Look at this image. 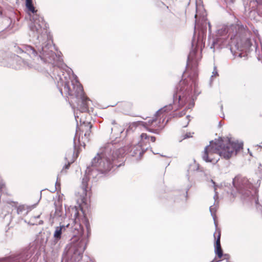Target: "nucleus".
<instances>
[{
    "label": "nucleus",
    "mask_w": 262,
    "mask_h": 262,
    "mask_svg": "<svg viewBox=\"0 0 262 262\" xmlns=\"http://www.w3.org/2000/svg\"><path fill=\"white\" fill-rule=\"evenodd\" d=\"M221 233L220 229H216L214 233V237L215 239H216V242L215 243V248H220L221 247Z\"/></svg>",
    "instance_id": "nucleus-19"
},
{
    "label": "nucleus",
    "mask_w": 262,
    "mask_h": 262,
    "mask_svg": "<svg viewBox=\"0 0 262 262\" xmlns=\"http://www.w3.org/2000/svg\"><path fill=\"white\" fill-rule=\"evenodd\" d=\"M92 124L91 122H83L76 129L75 137H78L79 143L85 145V142L90 141Z\"/></svg>",
    "instance_id": "nucleus-6"
},
{
    "label": "nucleus",
    "mask_w": 262,
    "mask_h": 262,
    "mask_svg": "<svg viewBox=\"0 0 262 262\" xmlns=\"http://www.w3.org/2000/svg\"><path fill=\"white\" fill-rule=\"evenodd\" d=\"M2 60L0 66L20 70L23 68H32V61L29 59H23L21 57L13 54L2 53Z\"/></svg>",
    "instance_id": "nucleus-2"
},
{
    "label": "nucleus",
    "mask_w": 262,
    "mask_h": 262,
    "mask_svg": "<svg viewBox=\"0 0 262 262\" xmlns=\"http://www.w3.org/2000/svg\"><path fill=\"white\" fill-rule=\"evenodd\" d=\"M41 214V212H39V213L37 214H36V215H34V217L38 219V218H39V217L40 215Z\"/></svg>",
    "instance_id": "nucleus-30"
},
{
    "label": "nucleus",
    "mask_w": 262,
    "mask_h": 262,
    "mask_svg": "<svg viewBox=\"0 0 262 262\" xmlns=\"http://www.w3.org/2000/svg\"><path fill=\"white\" fill-rule=\"evenodd\" d=\"M31 208L25 205H20L17 207V213L24 216V222L30 225H33L32 219L31 218L29 219L26 216L31 212Z\"/></svg>",
    "instance_id": "nucleus-13"
},
{
    "label": "nucleus",
    "mask_w": 262,
    "mask_h": 262,
    "mask_svg": "<svg viewBox=\"0 0 262 262\" xmlns=\"http://www.w3.org/2000/svg\"><path fill=\"white\" fill-rule=\"evenodd\" d=\"M64 91L68 95L76 98L81 96L84 91L82 85L78 82H76L75 84L72 83L71 84L69 82L65 83Z\"/></svg>",
    "instance_id": "nucleus-9"
},
{
    "label": "nucleus",
    "mask_w": 262,
    "mask_h": 262,
    "mask_svg": "<svg viewBox=\"0 0 262 262\" xmlns=\"http://www.w3.org/2000/svg\"><path fill=\"white\" fill-rule=\"evenodd\" d=\"M78 99H81V103L79 105V110L82 113H90L89 105L91 100L86 96L84 91L82 95Z\"/></svg>",
    "instance_id": "nucleus-14"
},
{
    "label": "nucleus",
    "mask_w": 262,
    "mask_h": 262,
    "mask_svg": "<svg viewBox=\"0 0 262 262\" xmlns=\"http://www.w3.org/2000/svg\"><path fill=\"white\" fill-rule=\"evenodd\" d=\"M9 224H8L6 226V228H5V232H8V230L10 229V228L9 227Z\"/></svg>",
    "instance_id": "nucleus-29"
},
{
    "label": "nucleus",
    "mask_w": 262,
    "mask_h": 262,
    "mask_svg": "<svg viewBox=\"0 0 262 262\" xmlns=\"http://www.w3.org/2000/svg\"><path fill=\"white\" fill-rule=\"evenodd\" d=\"M42 223H43V221L42 220H40L38 223L36 222V224H42Z\"/></svg>",
    "instance_id": "nucleus-31"
},
{
    "label": "nucleus",
    "mask_w": 262,
    "mask_h": 262,
    "mask_svg": "<svg viewBox=\"0 0 262 262\" xmlns=\"http://www.w3.org/2000/svg\"><path fill=\"white\" fill-rule=\"evenodd\" d=\"M62 215V207L61 206L57 207L55 212V216H61Z\"/></svg>",
    "instance_id": "nucleus-24"
},
{
    "label": "nucleus",
    "mask_w": 262,
    "mask_h": 262,
    "mask_svg": "<svg viewBox=\"0 0 262 262\" xmlns=\"http://www.w3.org/2000/svg\"><path fill=\"white\" fill-rule=\"evenodd\" d=\"M141 146H141V144H140L133 147L130 151V152L132 154V155L134 156L138 154H140Z\"/></svg>",
    "instance_id": "nucleus-21"
},
{
    "label": "nucleus",
    "mask_w": 262,
    "mask_h": 262,
    "mask_svg": "<svg viewBox=\"0 0 262 262\" xmlns=\"http://www.w3.org/2000/svg\"><path fill=\"white\" fill-rule=\"evenodd\" d=\"M171 105H166L158 110L152 119L147 122H140V124L147 131L156 134H160L168 122L165 119L169 113L172 110Z\"/></svg>",
    "instance_id": "nucleus-1"
},
{
    "label": "nucleus",
    "mask_w": 262,
    "mask_h": 262,
    "mask_svg": "<svg viewBox=\"0 0 262 262\" xmlns=\"http://www.w3.org/2000/svg\"><path fill=\"white\" fill-rule=\"evenodd\" d=\"M123 150L122 149H118V150H116L115 151H114L113 154V158L112 159V160H115L118 158H119V156L118 155V154H120L121 152L123 151Z\"/></svg>",
    "instance_id": "nucleus-23"
},
{
    "label": "nucleus",
    "mask_w": 262,
    "mask_h": 262,
    "mask_svg": "<svg viewBox=\"0 0 262 262\" xmlns=\"http://www.w3.org/2000/svg\"><path fill=\"white\" fill-rule=\"evenodd\" d=\"M191 137V134H190V133H186V134L185 135V136H184V138H183L182 139H182H186V138H189V137Z\"/></svg>",
    "instance_id": "nucleus-28"
},
{
    "label": "nucleus",
    "mask_w": 262,
    "mask_h": 262,
    "mask_svg": "<svg viewBox=\"0 0 262 262\" xmlns=\"http://www.w3.org/2000/svg\"><path fill=\"white\" fill-rule=\"evenodd\" d=\"M36 11H35V8H34V16H35V13L36 12ZM45 22L42 17H39L37 19H35L34 18V28H35L37 32H41L42 29H45Z\"/></svg>",
    "instance_id": "nucleus-17"
},
{
    "label": "nucleus",
    "mask_w": 262,
    "mask_h": 262,
    "mask_svg": "<svg viewBox=\"0 0 262 262\" xmlns=\"http://www.w3.org/2000/svg\"><path fill=\"white\" fill-rule=\"evenodd\" d=\"M180 98H181V96H179V100L180 99Z\"/></svg>",
    "instance_id": "nucleus-33"
},
{
    "label": "nucleus",
    "mask_w": 262,
    "mask_h": 262,
    "mask_svg": "<svg viewBox=\"0 0 262 262\" xmlns=\"http://www.w3.org/2000/svg\"><path fill=\"white\" fill-rule=\"evenodd\" d=\"M231 46L232 48L234 46L237 50L243 51L250 46V40L248 38L242 39L237 37L233 39Z\"/></svg>",
    "instance_id": "nucleus-11"
},
{
    "label": "nucleus",
    "mask_w": 262,
    "mask_h": 262,
    "mask_svg": "<svg viewBox=\"0 0 262 262\" xmlns=\"http://www.w3.org/2000/svg\"><path fill=\"white\" fill-rule=\"evenodd\" d=\"M230 258V255L228 254H223V256L221 259L222 260L226 259L229 260Z\"/></svg>",
    "instance_id": "nucleus-26"
},
{
    "label": "nucleus",
    "mask_w": 262,
    "mask_h": 262,
    "mask_svg": "<svg viewBox=\"0 0 262 262\" xmlns=\"http://www.w3.org/2000/svg\"><path fill=\"white\" fill-rule=\"evenodd\" d=\"M215 143L217 144L218 153L220 156L225 159H229L233 156L236 155L237 151L242 148L241 144L229 141L219 140Z\"/></svg>",
    "instance_id": "nucleus-3"
},
{
    "label": "nucleus",
    "mask_w": 262,
    "mask_h": 262,
    "mask_svg": "<svg viewBox=\"0 0 262 262\" xmlns=\"http://www.w3.org/2000/svg\"><path fill=\"white\" fill-rule=\"evenodd\" d=\"M14 51L17 54L24 53L31 58V54L33 53V47L25 44L21 45V46L16 45L14 46Z\"/></svg>",
    "instance_id": "nucleus-15"
},
{
    "label": "nucleus",
    "mask_w": 262,
    "mask_h": 262,
    "mask_svg": "<svg viewBox=\"0 0 262 262\" xmlns=\"http://www.w3.org/2000/svg\"><path fill=\"white\" fill-rule=\"evenodd\" d=\"M187 200V192L185 190L178 191L174 198V202L177 203L185 202Z\"/></svg>",
    "instance_id": "nucleus-18"
},
{
    "label": "nucleus",
    "mask_w": 262,
    "mask_h": 262,
    "mask_svg": "<svg viewBox=\"0 0 262 262\" xmlns=\"http://www.w3.org/2000/svg\"><path fill=\"white\" fill-rule=\"evenodd\" d=\"M2 53H1V54L0 55V61H2Z\"/></svg>",
    "instance_id": "nucleus-32"
},
{
    "label": "nucleus",
    "mask_w": 262,
    "mask_h": 262,
    "mask_svg": "<svg viewBox=\"0 0 262 262\" xmlns=\"http://www.w3.org/2000/svg\"><path fill=\"white\" fill-rule=\"evenodd\" d=\"M110 168L111 162L98 154L92 160L91 168L89 170L88 174H91V173L95 171L103 173L108 170Z\"/></svg>",
    "instance_id": "nucleus-5"
},
{
    "label": "nucleus",
    "mask_w": 262,
    "mask_h": 262,
    "mask_svg": "<svg viewBox=\"0 0 262 262\" xmlns=\"http://www.w3.org/2000/svg\"><path fill=\"white\" fill-rule=\"evenodd\" d=\"M70 165H71V163H69V162L67 164H66L65 166H64L62 170H66L67 169H69Z\"/></svg>",
    "instance_id": "nucleus-27"
},
{
    "label": "nucleus",
    "mask_w": 262,
    "mask_h": 262,
    "mask_svg": "<svg viewBox=\"0 0 262 262\" xmlns=\"http://www.w3.org/2000/svg\"><path fill=\"white\" fill-rule=\"evenodd\" d=\"M217 144L215 142H210V145L207 146L203 152L202 157L204 160L207 162L216 163L219 160Z\"/></svg>",
    "instance_id": "nucleus-7"
},
{
    "label": "nucleus",
    "mask_w": 262,
    "mask_h": 262,
    "mask_svg": "<svg viewBox=\"0 0 262 262\" xmlns=\"http://www.w3.org/2000/svg\"><path fill=\"white\" fill-rule=\"evenodd\" d=\"M91 168H90L88 171H86V174L84 176L82 180V183L81 185V188L82 191V195H81V201L83 203H86L87 199H90L92 196V192L91 190V187L89 186V182L90 180V176L92 175V177H94V175H93V173H96L97 174V172H93L91 173V174H89V170ZM97 174H96V176Z\"/></svg>",
    "instance_id": "nucleus-8"
},
{
    "label": "nucleus",
    "mask_w": 262,
    "mask_h": 262,
    "mask_svg": "<svg viewBox=\"0 0 262 262\" xmlns=\"http://www.w3.org/2000/svg\"><path fill=\"white\" fill-rule=\"evenodd\" d=\"M32 247L33 245L30 243L28 246L21 249L19 252L1 258L0 262H26L32 255Z\"/></svg>",
    "instance_id": "nucleus-4"
},
{
    "label": "nucleus",
    "mask_w": 262,
    "mask_h": 262,
    "mask_svg": "<svg viewBox=\"0 0 262 262\" xmlns=\"http://www.w3.org/2000/svg\"><path fill=\"white\" fill-rule=\"evenodd\" d=\"M51 45L48 44L41 47V49H38L39 52V57L45 62H52L54 59L55 53L51 49Z\"/></svg>",
    "instance_id": "nucleus-10"
},
{
    "label": "nucleus",
    "mask_w": 262,
    "mask_h": 262,
    "mask_svg": "<svg viewBox=\"0 0 262 262\" xmlns=\"http://www.w3.org/2000/svg\"><path fill=\"white\" fill-rule=\"evenodd\" d=\"M64 228V226L57 227L54 233V237L56 238H60L62 233V228Z\"/></svg>",
    "instance_id": "nucleus-22"
},
{
    "label": "nucleus",
    "mask_w": 262,
    "mask_h": 262,
    "mask_svg": "<svg viewBox=\"0 0 262 262\" xmlns=\"http://www.w3.org/2000/svg\"><path fill=\"white\" fill-rule=\"evenodd\" d=\"M243 180L242 178L236 177L234 180H233V184L234 186H236V184L239 182L240 181H242Z\"/></svg>",
    "instance_id": "nucleus-25"
},
{
    "label": "nucleus",
    "mask_w": 262,
    "mask_h": 262,
    "mask_svg": "<svg viewBox=\"0 0 262 262\" xmlns=\"http://www.w3.org/2000/svg\"><path fill=\"white\" fill-rule=\"evenodd\" d=\"M26 8L25 11L27 15L26 16L25 19L29 20L28 27L31 31H33V17L32 14L33 13V1L32 0H26L25 2Z\"/></svg>",
    "instance_id": "nucleus-12"
},
{
    "label": "nucleus",
    "mask_w": 262,
    "mask_h": 262,
    "mask_svg": "<svg viewBox=\"0 0 262 262\" xmlns=\"http://www.w3.org/2000/svg\"><path fill=\"white\" fill-rule=\"evenodd\" d=\"M215 253L216 255L215 259L212 260L211 262H216L221 260V259L223 256V252L222 247L215 248Z\"/></svg>",
    "instance_id": "nucleus-20"
},
{
    "label": "nucleus",
    "mask_w": 262,
    "mask_h": 262,
    "mask_svg": "<svg viewBox=\"0 0 262 262\" xmlns=\"http://www.w3.org/2000/svg\"><path fill=\"white\" fill-rule=\"evenodd\" d=\"M156 138L155 136L148 135L146 133H142L140 135L139 144L145 146L149 144L150 142H155Z\"/></svg>",
    "instance_id": "nucleus-16"
}]
</instances>
